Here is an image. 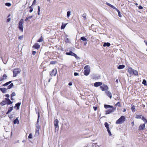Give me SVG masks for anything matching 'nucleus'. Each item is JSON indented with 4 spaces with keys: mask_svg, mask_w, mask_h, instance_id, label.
<instances>
[{
    "mask_svg": "<svg viewBox=\"0 0 147 147\" xmlns=\"http://www.w3.org/2000/svg\"><path fill=\"white\" fill-rule=\"evenodd\" d=\"M125 118L124 116H122L116 121V124H120L124 122L125 121Z\"/></svg>",
    "mask_w": 147,
    "mask_h": 147,
    "instance_id": "nucleus-1",
    "label": "nucleus"
},
{
    "mask_svg": "<svg viewBox=\"0 0 147 147\" xmlns=\"http://www.w3.org/2000/svg\"><path fill=\"white\" fill-rule=\"evenodd\" d=\"M24 22V20L23 19H21L18 23V28L19 30L22 32L23 31V27L22 25Z\"/></svg>",
    "mask_w": 147,
    "mask_h": 147,
    "instance_id": "nucleus-2",
    "label": "nucleus"
},
{
    "mask_svg": "<svg viewBox=\"0 0 147 147\" xmlns=\"http://www.w3.org/2000/svg\"><path fill=\"white\" fill-rule=\"evenodd\" d=\"M21 70L19 68H16L13 70V77H16L17 75L20 73Z\"/></svg>",
    "mask_w": 147,
    "mask_h": 147,
    "instance_id": "nucleus-3",
    "label": "nucleus"
},
{
    "mask_svg": "<svg viewBox=\"0 0 147 147\" xmlns=\"http://www.w3.org/2000/svg\"><path fill=\"white\" fill-rule=\"evenodd\" d=\"M57 73V70L56 68H54L53 69L52 71L50 72V75L52 76H55Z\"/></svg>",
    "mask_w": 147,
    "mask_h": 147,
    "instance_id": "nucleus-4",
    "label": "nucleus"
},
{
    "mask_svg": "<svg viewBox=\"0 0 147 147\" xmlns=\"http://www.w3.org/2000/svg\"><path fill=\"white\" fill-rule=\"evenodd\" d=\"M115 108H114V107L113 108H112L111 109H109L107 111H105L106 113L105 114L107 115L108 114H110L112 112H114V111L115 110Z\"/></svg>",
    "mask_w": 147,
    "mask_h": 147,
    "instance_id": "nucleus-5",
    "label": "nucleus"
},
{
    "mask_svg": "<svg viewBox=\"0 0 147 147\" xmlns=\"http://www.w3.org/2000/svg\"><path fill=\"white\" fill-rule=\"evenodd\" d=\"M100 88L102 91L106 90L108 89V86L105 85H103L102 86H100Z\"/></svg>",
    "mask_w": 147,
    "mask_h": 147,
    "instance_id": "nucleus-6",
    "label": "nucleus"
},
{
    "mask_svg": "<svg viewBox=\"0 0 147 147\" xmlns=\"http://www.w3.org/2000/svg\"><path fill=\"white\" fill-rule=\"evenodd\" d=\"M145 127V123L140 124L138 130H144Z\"/></svg>",
    "mask_w": 147,
    "mask_h": 147,
    "instance_id": "nucleus-7",
    "label": "nucleus"
},
{
    "mask_svg": "<svg viewBox=\"0 0 147 147\" xmlns=\"http://www.w3.org/2000/svg\"><path fill=\"white\" fill-rule=\"evenodd\" d=\"M59 122V121L57 119H56L54 121V125L55 129L59 127L58 125Z\"/></svg>",
    "mask_w": 147,
    "mask_h": 147,
    "instance_id": "nucleus-8",
    "label": "nucleus"
},
{
    "mask_svg": "<svg viewBox=\"0 0 147 147\" xmlns=\"http://www.w3.org/2000/svg\"><path fill=\"white\" fill-rule=\"evenodd\" d=\"M5 99L6 101V104H7V105H9L12 104L13 102L11 101L9 99L7 98H5Z\"/></svg>",
    "mask_w": 147,
    "mask_h": 147,
    "instance_id": "nucleus-9",
    "label": "nucleus"
},
{
    "mask_svg": "<svg viewBox=\"0 0 147 147\" xmlns=\"http://www.w3.org/2000/svg\"><path fill=\"white\" fill-rule=\"evenodd\" d=\"M102 84V83L101 82H96L94 83V85L95 87H98Z\"/></svg>",
    "mask_w": 147,
    "mask_h": 147,
    "instance_id": "nucleus-10",
    "label": "nucleus"
},
{
    "mask_svg": "<svg viewBox=\"0 0 147 147\" xmlns=\"http://www.w3.org/2000/svg\"><path fill=\"white\" fill-rule=\"evenodd\" d=\"M90 69H87L84 70V74L86 76L88 75L90 72Z\"/></svg>",
    "mask_w": 147,
    "mask_h": 147,
    "instance_id": "nucleus-11",
    "label": "nucleus"
},
{
    "mask_svg": "<svg viewBox=\"0 0 147 147\" xmlns=\"http://www.w3.org/2000/svg\"><path fill=\"white\" fill-rule=\"evenodd\" d=\"M21 104V102H18L15 104V106L14 107V108H16L17 110H18L19 109L20 106Z\"/></svg>",
    "mask_w": 147,
    "mask_h": 147,
    "instance_id": "nucleus-12",
    "label": "nucleus"
},
{
    "mask_svg": "<svg viewBox=\"0 0 147 147\" xmlns=\"http://www.w3.org/2000/svg\"><path fill=\"white\" fill-rule=\"evenodd\" d=\"M32 47L35 49H38L40 47V45L38 43H36Z\"/></svg>",
    "mask_w": 147,
    "mask_h": 147,
    "instance_id": "nucleus-13",
    "label": "nucleus"
},
{
    "mask_svg": "<svg viewBox=\"0 0 147 147\" xmlns=\"http://www.w3.org/2000/svg\"><path fill=\"white\" fill-rule=\"evenodd\" d=\"M134 69H133L131 67H129L128 68V71L129 73L130 74H132L133 72Z\"/></svg>",
    "mask_w": 147,
    "mask_h": 147,
    "instance_id": "nucleus-14",
    "label": "nucleus"
},
{
    "mask_svg": "<svg viewBox=\"0 0 147 147\" xmlns=\"http://www.w3.org/2000/svg\"><path fill=\"white\" fill-rule=\"evenodd\" d=\"M75 53L72 52L71 51H70L69 52H66L65 53L66 55H69L73 56Z\"/></svg>",
    "mask_w": 147,
    "mask_h": 147,
    "instance_id": "nucleus-15",
    "label": "nucleus"
},
{
    "mask_svg": "<svg viewBox=\"0 0 147 147\" xmlns=\"http://www.w3.org/2000/svg\"><path fill=\"white\" fill-rule=\"evenodd\" d=\"M106 93L107 95L109 96L110 98H111L112 96L111 93L109 91H107L106 92Z\"/></svg>",
    "mask_w": 147,
    "mask_h": 147,
    "instance_id": "nucleus-16",
    "label": "nucleus"
},
{
    "mask_svg": "<svg viewBox=\"0 0 147 147\" xmlns=\"http://www.w3.org/2000/svg\"><path fill=\"white\" fill-rule=\"evenodd\" d=\"M13 107H10L9 108V109H8L6 113V114H8L10 112H11V111L13 110Z\"/></svg>",
    "mask_w": 147,
    "mask_h": 147,
    "instance_id": "nucleus-17",
    "label": "nucleus"
},
{
    "mask_svg": "<svg viewBox=\"0 0 147 147\" xmlns=\"http://www.w3.org/2000/svg\"><path fill=\"white\" fill-rule=\"evenodd\" d=\"M111 45V44L109 42H105L103 45V47H109Z\"/></svg>",
    "mask_w": 147,
    "mask_h": 147,
    "instance_id": "nucleus-18",
    "label": "nucleus"
},
{
    "mask_svg": "<svg viewBox=\"0 0 147 147\" xmlns=\"http://www.w3.org/2000/svg\"><path fill=\"white\" fill-rule=\"evenodd\" d=\"M104 107L105 108V109H107L108 108H113V106L107 105H104Z\"/></svg>",
    "mask_w": 147,
    "mask_h": 147,
    "instance_id": "nucleus-19",
    "label": "nucleus"
},
{
    "mask_svg": "<svg viewBox=\"0 0 147 147\" xmlns=\"http://www.w3.org/2000/svg\"><path fill=\"white\" fill-rule=\"evenodd\" d=\"M106 4L108 6H109L110 7H111L113 9H116V7H114V6H113V5H111V4H110V3H108V2H106Z\"/></svg>",
    "mask_w": 147,
    "mask_h": 147,
    "instance_id": "nucleus-20",
    "label": "nucleus"
},
{
    "mask_svg": "<svg viewBox=\"0 0 147 147\" xmlns=\"http://www.w3.org/2000/svg\"><path fill=\"white\" fill-rule=\"evenodd\" d=\"M7 89L5 88H0V90L3 93H5L6 92Z\"/></svg>",
    "mask_w": 147,
    "mask_h": 147,
    "instance_id": "nucleus-21",
    "label": "nucleus"
},
{
    "mask_svg": "<svg viewBox=\"0 0 147 147\" xmlns=\"http://www.w3.org/2000/svg\"><path fill=\"white\" fill-rule=\"evenodd\" d=\"M19 123V121L18 118H17L13 121V123L15 124L16 123L18 124Z\"/></svg>",
    "mask_w": 147,
    "mask_h": 147,
    "instance_id": "nucleus-22",
    "label": "nucleus"
},
{
    "mask_svg": "<svg viewBox=\"0 0 147 147\" xmlns=\"http://www.w3.org/2000/svg\"><path fill=\"white\" fill-rule=\"evenodd\" d=\"M131 109L132 112H134L136 111L135 106L134 105H131Z\"/></svg>",
    "mask_w": 147,
    "mask_h": 147,
    "instance_id": "nucleus-23",
    "label": "nucleus"
},
{
    "mask_svg": "<svg viewBox=\"0 0 147 147\" xmlns=\"http://www.w3.org/2000/svg\"><path fill=\"white\" fill-rule=\"evenodd\" d=\"M125 67V65H120L118 67V69H122L124 68Z\"/></svg>",
    "mask_w": 147,
    "mask_h": 147,
    "instance_id": "nucleus-24",
    "label": "nucleus"
},
{
    "mask_svg": "<svg viewBox=\"0 0 147 147\" xmlns=\"http://www.w3.org/2000/svg\"><path fill=\"white\" fill-rule=\"evenodd\" d=\"M67 24H64L63 23H62V24L61 26V29H64L66 25Z\"/></svg>",
    "mask_w": 147,
    "mask_h": 147,
    "instance_id": "nucleus-25",
    "label": "nucleus"
},
{
    "mask_svg": "<svg viewBox=\"0 0 147 147\" xmlns=\"http://www.w3.org/2000/svg\"><path fill=\"white\" fill-rule=\"evenodd\" d=\"M142 119L144 121L145 124L147 123V119L143 116L142 118Z\"/></svg>",
    "mask_w": 147,
    "mask_h": 147,
    "instance_id": "nucleus-26",
    "label": "nucleus"
},
{
    "mask_svg": "<svg viewBox=\"0 0 147 147\" xmlns=\"http://www.w3.org/2000/svg\"><path fill=\"white\" fill-rule=\"evenodd\" d=\"M104 125L107 129H109V125L107 122H105V123Z\"/></svg>",
    "mask_w": 147,
    "mask_h": 147,
    "instance_id": "nucleus-27",
    "label": "nucleus"
},
{
    "mask_svg": "<svg viewBox=\"0 0 147 147\" xmlns=\"http://www.w3.org/2000/svg\"><path fill=\"white\" fill-rule=\"evenodd\" d=\"M0 104L2 106H4L6 104V101L5 100H3L0 102Z\"/></svg>",
    "mask_w": 147,
    "mask_h": 147,
    "instance_id": "nucleus-28",
    "label": "nucleus"
},
{
    "mask_svg": "<svg viewBox=\"0 0 147 147\" xmlns=\"http://www.w3.org/2000/svg\"><path fill=\"white\" fill-rule=\"evenodd\" d=\"M13 86V84L12 83H11L7 87V89H10Z\"/></svg>",
    "mask_w": 147,
    "mask_h": 147,
    "instance_id": "nucleus-29",
    "label": "nucleus"
},
{
    "mask_svg": "<svg viewBox=\"0 0 147 147\" xmlns=\"http://www.w3.org/2000/svg\"><path fill=\"white\" fill-rule=\"evenodd\" d=\"M33 17V16H30L27 17L26 18L25 20V21H27L29 19H31Z\"/></svg>",
    "mask_w": 147,
    "mask_h": 147,
    "instance_id": "nucleus-30",
    "label": "nucleus"
},
{
    "mask_svg": "<svg viewBox=\"0 0 147 147\" xmlns=\"http://www.w3.org/2000/svg\"><path fill=\"white\" fill-rule=\"evenodd\" d=\"M11 82H12V81H10L9 82H7L6 83H5L4 84H3V86H7L9 84H10Z\"/></svg>",
    "mask_w": 147,
    "mask_h": 147,
    "instance_id": "nucleus-31",
    "label": "nucleus"
},
{
    "mask_svg": "<svg viewBox=\"0 0 147 147\" xmlns=\"http://www.w3.org/2000/svg\"><path fill=\"white\" fill-rule=\"evenodd\" d=\"M132 74L137 76L138 75V73L136 70L134 69V70H133V72Z\"/></svg>",
    "mask_w": 147,
    "mask_h": 147,
    "instance_id": "nucleus-32",
    "label": "nucleus"
},
{
    "mask_svg": "<svg viewBox=\"0 0 147 147\" xmlns=\"http://www.w3.org/2000/svg\"><path fill=\"white\" fill-rule=\"evenodd\" d=\"M115 9L116 11L117 12L118 14V16L119 17H121L122 16L121 15V13L120 12V11L117 8H116Z\"/></svg>",
    "mask_w": 147,
    "mask_h": 147,
    "instance_id": "nucleus-33",
    "label": "nucleus"
},
{
    "mask_svg": "<svg viewBox=\"0 0 147 147\" xmlns=\"http://www.w3.org/2000/svg\"><path fill=\"white\" fill-rule=\"evenodd\" d=\"M80 39L83 41H86L87 40V39L84 36H82L81 38Z\"/></svg>",
    "mask_w": 147,
    "mask_h": 147,
    "instance_id": "nucleus-34",
    "label": "nucleus"
},
{
    "mask_svg": "<svg viewBox=\"0 0 147 147\" xmlns=\"http://www.w3.org/2000/svg\"><path fill=\"white\" fill-rule=\"evenodd\" d=\"M142 84H144L145 86L147 85L146 81L145 79L143 80Z\"/></svg>",
    "mask_w": 147,
    "mask_h": 147,
    "instance_id": "nucleus-35",
    "label": "nucleus"
},
{
    "mask_svg": "<svg viewBox=\"0 0 147 147\" xmlns=\"http://www.w3.org/2000/svg\"><path fill=\"white\" fill-rule=\"evenodd\" d=\"M36 130L39 131L40 128V125H36Z\"/></svg>",
    "mask_w": 147,
    "mask_h": 147,
    "instance_id": "nucleus-36",
    "label": "nucleus"
},
{
    "mask_svg": "<svg viewBox=\"0 0 147 147\" xmlns=\"http://www.w3.org/2000/svg\"><path fill=\"white\" fill-rule=\"evenodd\" d=\"M39 131L36 130V132H35V134L34 135V136H35L36 137H37L39 134Z\"/></svg>",
    "mask_w": 147,
    "mask_h": 147,
    "instance_id": "nucleus-37",
    "label": "nucleus"
},
{
    "mask_svg": "<svg viewBox=\"0 0 147 147\" xmlns=\"http://www.w3.org/2000/svg\"><path fill=\"white\" fill-rule=\"evenodd\" d=\"M142 115H136V118L137 119H141L142 118Z\"/></svg>",
    "mask_w": 147,
    "mask_h": 147,
    "instance_id": "nucleus-38",
    "label": "nucleus"
},
{
    "mask_svg": "<svg viewBox=\"0 0 147 147\" xmlns=\"http://www.w3.org/2000/svg\"><path fill=\"white\" fill-rule=\"evenodd\" d=\"M71 14V11H68L67 12V18H69Z\"/></svg>",
    "mask_w": 147,
    "mask_h": 147,
    "instance_id": "nucleus-39",
    "label": "nucleus"
},
{
    "mask_svg": "<svg viewBox=\"0 0 147 147\" xmlns=\"http://www.w3.org/2000/svg\"><path fill=\"white\" fill-rule=\"evenodd\" d=\"M84 69H90V67L89 65H86L85 66Z\"/></svg>",
    "mask_w": 147,
    "mask_h": 147,
    "instance_id": "nucleus-40",
    "label": "nucleus"
},
{
    "mask_svg": "<svg viewBox=\"0 0 147 147\" xmlns=\"http://www.w3.org/2000/svg\"><path fill=\"white\" fill-rule=\"evenodd\" d=\"M43 40V39L42 38V36H41L40 37V38L39 39L37 40V42H42V41Z\"/></svg>",
    "mask_w": 147,
    "mask_h": 147,
    "instance_id": "nucleus-41",
    "label": "nucleus"
},
{
    "mask_svg": "<svg viewBox=\"0 0 147 147\" xmlns=\"http://www.w3.org/2000/svg\"><path fill=\"white\" fill-rule=\"evenodd\" d=\"M107 131L109 133V136H111L112 135V134L110 130H109V129H107Z\"/></svg>",
    "mask_w": 147,
    "mask_h": 147,
    "instance_id": "nucleus-42",
    "label": "nucleus"
},
{
    "mask_svg": "<svg viewBox=\"0 0 147 147\" xmlns=\"http://www.w3.org/2000/svg\"><path fill=\"white\" fill-rule=\"evenodd\" d=\"M57 63L56 61H52L50 62V64H55Z\"/></svg>",
    "mask_w": 147,
    "mask_h": 147,
    "instance_id": "nucleus-43",
    "label": "nucleus"
},
{
    "mask_svg": "<svg viewBox=\"0 0 147 147\" xmlns=\"http://www.w3.org/2000/svg\"><path fill=\"white\" fill-rule=\"evenodd\" d=\"M32 6L31 5V6H30V7H29V8H30L29 12L30 13L32 12L33 10V8Z\"/></svg>",
    "mask_w": 147,
    "mask_h": 147,
    "instance_id": "nucleus-44",
    "label": "nucleus"
},
{
    "mask_svg": "<svg viewBox=\"0 0 147 147\" xmlns=\"http://www.w3.org/2000/svg\"><path fill=\"white\" fill-rule=\"evenodd\" d=\"M77 59H80V58L79 57H78L77 55L75 54H74V55H73Z\"/></svg>",
    "mask_w": 147,
    "mask_h": 147,
    "instance_id": "nucleus-45",
    "label": "nucleus"
},
{
    "mask_svg": "<svg viewBox=\"0 0 147 147\" xmlns=\"http://www.w3.org/2000/svg\"><path fill=\"white\" fill-rule=\"evenodd\" d=\"M15 96H16V93H15V92H13L11 94V97H13Z\"/></svg>",
    "mask_w": 147,
    "mask_h": 147,
    "instance_id": "nucleus-46",
    "label": "nucleus"
},
{
    "mask_svg": "<svg viewBox=\"0 0 147 147\" xmlns=\"http://www.w3.org/2000/svg\"><path fill=\"white\" fill-rule=\"evenodd\" d=\"M40 7L39 6L38 7V15H40Z\"/></svg>",
    "mask_w": 147,
    "mask_h": 147,
    "instance_id": "nucleus-47",
    "label": "nucleus"
},
{
    "mask_svg": "<svg viewBox=\"0 0 147 147\" xmlns=\"http://www.w3.org/2000/svg\"><path fill=\"white\" fill-rule=\"evenodd\" d=\"M5 5L8 7H9L11 6V4L9 3H5Z\"/></svg>",
    "mask_w": 147,
    "mask_h": 147,
    "instance_id": "nucleus-48",
    "label": "nucleus"
},
{
    "mask_svg": "<svg viewBox=\"0 0 147 147\" xmlns=\"http://www.w3.org/2000/svg\"><path fill=\"white\" fill-rule=\"evenodd\" d=\"M29 138L31 139L32 138V134H30L28 136Z\"/></svg>",
    "mask_w": 147,
    "mask_h": 147,
    "instance_id": "nucleus-49",
    "label": "nucleus"
},
{
    "mask_svg": "<svg viewBox=\"0 0 147 147\" xmlns=\"http://www.w3.org/2000/svg\"><path fill=\"white\" fill-rule=\"evenodd\" d=\"M39 117H40V115L39 113H38V119L37 120V121H39Z\"/></svg>",
    "mask_w": 147,
    "mask_h": 147,
    "instance_id": "nucleus-50",
    "label": "nucleus"
},
{
    "mask_svg": "<svg viewBox=\"0 0 147 147\" xmlns=\"http://www.w3.org/2000/svg\"><path fill=\"white\" fill-rule=\"evenodd\" d=\"M2 59L3 60V63H4L5 64H6L7 62V60H3V59L2 58Z\"/></svg>",
    "mask_w": 147,
    "mask_h": 147,
    "instance_id": "nucleus-51",
    "label": "nucleus"
},
{
    "mask_svg": "<svg viewBox=\"0 0 147 147\" xmlns=\"http://www.w3.org/2000/svg\"><path fill=\"white\" fill-rule=\"evenodd\" d=\"M23 35H22L20 36H19L18 37V38L20 40H22L23 38Z\"/></svg>",
    "mask_w": 147,
    "mask_h": 147,
    "instance_id": "nucleus-52",
    "label": "nucleus"
},
{
    "mask_svg": "<svg viewBox=\"0 0 147 147\" xmlns=\"http://www.w3.org/2000/svg\"><path fill=\"white\" fill-rule=\"evenodd\" d=\"M3 78H4V79H6L7 78V75L5 74H4L3 75Z\"/></svg>",
    "mask_w": 147,
    "mask_h": 147,
    "instance_id": "nucleus-53",
    "label": "nucleus"
},
{
    "mask_svg": "<svg viewBox=\"0 0 147 147\" xmlns=\"http://www.w3.org/2000/svg\"><path fill=\"white\" fill-rule=\"evenodd\" d=\"M36 0H34L33 2V3H32V6L33 5H35L36 4Z\"/></svg>",
    "mask_w": 147,
    "mask_h": 147,
    "instance_id": "nucleus-54",
    "label": "nucleus"
},
{
    "mask_svg": "<svg viewBox=\"0 0 147 147\" xmlns=\"http://www.w3.org/2000/svg\"><path fill=\"white\" fill-rule=\"evenodd\" d=\"M74 74L75 76H76L79 75L78 73L77 72H75Z\"/></svg>",
    "mask_w": 147,
    "mask_h": 147,
    "instance_id": "nucleus-55",
    "label": "nucleus"
},
{
    "mask_svg": "<svg viewBox=\"0 0 147 147\" xmlns=\"http://www.w3.org/2000/svg\"><path fill=\"white\" fill-rule=\"evenodd\" d=\"M138 8L140 9H142L143 7L141 5H139L138 6Z\"/></svg>",
    "mask_w": 147,
    "mask_h": 147,
    "instance_id": "nucleus-56",
    "label": "nucleus"
},
{
    "mask_svg": "<svg viewBox=\"0 0 147 147\" xmlns=\"http://www.w3.org/2000/svg\"><path fill=\"white\" fill-rule=\"evenodd\" d=\"M82 17L85 18H86V14L85 13H84L82 15Z\"/></svg>",
    "mask_w": 147,
    "mask_h": 147,
    "instance_id": "nucleus-57",
    "label": "nucleus"
},
{
    "mask_svg": "<svg viewBox=\"0 0 147 147\" xmlns=\"http://www.w3.org/2000/svg\"><path fill=\"white\" fill-rule=\"evenodd\" d=\"M117 105L119 107H120V103L119 102H118L116 105Z\"/></svg>",
    "mask_w": 147,
    "mask_h": 147,
    "instance_id": "nucleus-58",
    "label": "nucleus"
},
{
    "mask_svg": "<svg viewBox=\"0 0 147 147\" xmlns=\"http://www.w3.org/2000/svg\"><path fill=\"white\" fill-rule=\"evenodd\" d=\"M10 20H11V18H8L7 20V22H9L10 21Z\"/></svg>",
    "mask_w": 147,
    "mask_h": 147,
    "instance_id": "nucleus-59",
    "label": "nucleus"
},
{
    "mask_svg": "<svg viewBox=\"0 0 147 147\" xmlns=\"http://www.w3.org/2000/svg\"><path fill=\"white\" fill-rule=\"evenodd\" d=\"M36 52L35 51H33L32 52V54L33 55H34L36 54Z\"/></svg>",
    "mask_w": 147,
    "mask_h": 147,
    "instance_id": "nucleus-60",
    "label": "nucleus"
},
{
    "mask_svg": "<svg viewBox=\"0 0 147 147\" xmlns=\"http://www.w3.org/2000/svg\"><path fill=\"white\" fill-rule=\"evenodd\" d=\"M93 109H94V110L95 111H96V110H97V107H94V106L93 107Z\"/></svg>",
    "mask_w": 147,
    "mask_h": 147,
    "instance_id": "nucleus-61",
    "label": "nucleus"
},
{
    "mask_svg": "<svg viewBox=\"0 0 147 147\" xmlns=\"http://www.w3.org/2000/svg\"><path fill=\"white\" fill-rule=\"evenodd\" d=\"M65 41L67 42H69V39L68 38H67L66 40H65Z\"/></svg>",
    "mask_w": 147,
    "mask_h": 147,
    "instance_id": "nucleus-62",
    "label": "nucleus"
},
{
    "mask_svg": "<svg viewBox=\"0 0 147 147\" xmlns=\"http://www.w3.org/2000/svg\"><path fill=\"white\" fill-rule=\"evenodd\" d=\"M5 96L7 98H8L9 97V94H7L5 95Z\"/></svg>",
    "mask_w": 147,
    "mask_h": 147,
    "instance_id": "nucleus-63",
    "label": "nucleus"
},
{
    "mask_svg": "<svg viewBox=\"0 0 147 147\" xmlns=\"http://www.w3.org/2000/svg\"><path fill=\"white\" fill-rule=\"evenodd\" d=\"M68 85L69 86H71L72 85V83L71 82H70L68 84Z\"/></svg>",
    "mask_w": 147,
    "mask_h": 147,
    "instance_id": "nucleus-64",
    "label": "nucleus"
}]
</instances>
